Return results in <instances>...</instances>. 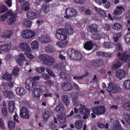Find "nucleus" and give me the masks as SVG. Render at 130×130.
Instances as JSON below:
<instances>
[{"mask_svg": "<svg viewBox=\"0 0 130 130\" xmlns=\"http://www.w3.org/2000/svg\"><path fill=\"white\" fill-rule=\"evenodd\" d=\"M40 79V77L36 76L33 78L30 77L28 78L26 80L25 85L26 88L29 90H31L35 87L37 84V80Z\"/></svg>", "mask_w": 130, "mask_h": 130, "instance_id": "nucleus-1", "label": "nucleus"}, {"mask_svg": "<svg viewBox=\"0 0 130 130\" xmlns=\"http://www.w3.org/2000/svg\"><path fill=\"white\" fill-rule=\"evenodd\" d=\"M74 110L75 113H79L81 114L84 115L83 118L84 119L87 118L90 114L89 110L85 105H81L78 109L75 107L74 108Z\"/></svg>", "mask_w": 130, "mask_h": 130, "instance_id": "nucleus-2", "label": "nucleus"}, {"mask_svg": "<svg viewBox=\"0 0 130 130\" xmlns=\"http://www.w3.org/2000/svg\"><path fill=\"white\" fill-rule=\"evenodd\" d=\"M35 32L30 29H26L22 31L21 34V37L23 39H28L35 37Z\"/></svg>", "mask_w": 130, "mask_h": 130, "instance_id": "nucleus-3", "label": "nucleus"}, {"mask_svg": "<svg viewBox=\"0 0 130 130\" xmlns=\"http://www.w3.org/2000/svg\"><path fill=\"white\" fill-rule=\"evenodd\" d=\"M68 53L70 57L76 60H80L83 58V56L81 53L79 52L74 50H69L68 51Z\"/></svg>", "mask_w": 130, "mask_h": 130, "instance_id": "nucleus-4", "label": "nucleus"}, {"mask_svg": "<svg viewBox=\"0 0 130 130\" xmlns=\"http://www.w3.org/2000/svg\"><path fill=\"white\" fill-rule=\"evenodd\" d=\"M67 33L66 30L62 29H59L56 31V37L60 40H64L67 38Z\"/></svg>", "mask_w": 130, "mask_h": 130, "instance_id": "nucleus-5", "label": "nucleus"}, {"mask_svg": "<svg viewBox=\"0 0 130 130\" xmlns=\"http://www.w3.org/2000/svg\"><path fill=\"white\" fill-rule=\"evenodd\" d=\"M118 56L120 60L124 61L125 62H128L129 60L128 58L130 57V48L127 50L124 53H119Z\"/></svg>", "mask_w": 130, "mask_h": 130, "instance_id": "nucleus-6", "label": "nucleus"}, {"mask_svg": "<svg viewBox=\"0 0 130 130\" xmlns=\"http://www.w3.org/2000/svg\"><path fill=\"white\" fill-rule=\"evenodd\" d=\"M120 89V88L118 86L115 85L111 83L108 85L107 90L109 93H116Z\"/></svg>", "mask_w": 130, "mask_h": 130, "instance_id": "nucleus-7", "label": "nucleus"}, {"mask_svg": "<svg viewBox=\"0 0 130 130\" xmlns=\"http://www.w3.org/2000/svg\"><path fill=\"white\" fill-rule=\"evenodd\" d=\"M92 111L96 114H103L105 112L106 108L104 106H101L93 107L92 109Z\"/></svg>", "mask_w": 130, "mask_h": 130, "instance_id": "nucleus-8", "label": "nucleus"}, {"mask_svg": "<svg viewBox=\"0 0 130 130\" xmlns=\"http://www.w3.org/2000/svg\"><path fill=\"white\" fill-rule=\"evenodd\" d=\"M65 13L66 15L64 16V17L67 18H69L70 17L74 16L77 14L75 10L70 8H69L66 10Z\"/></svg>", "mask_w": 130, "mask_h": 130, "instance_id": "nucleus-9", "label": "nucleus"}, {"mask_svg": "<svg viewBox=\"0 0 130 130\" xmlns=\"http://www.w3.org/2000/svg\"><path fill=\"white\" fill-rule=\"evenodd\" d=\"M20 116L22 118L28 119L29 114L27 109L25 107H23L21 109Z\"/></svg>", "mask_w": 130, "mask_h": 130, "instance_id": "nucleus-10", "label": "nucleus"}, {"mask_svg": "<svg viewBox=\"0 0 130 130\" xmlns=\"http://www.w3.org/2000/svg\"><path fill=\"white\" fill-rule=\"evenodd\" d=\"M19 47L20 50L25 52H29L31 51L29 46L26 43H20L19 45Z\"/></svg>", "mask_w": 130, "mask_h": 130, "instance_id": "nucleus-11", "label": "nucleus"}, {"mask_svg": "<svg viewBox=\"0 0 130 130\" xmlns=\"http://www.w3.org/2000/svg\"><path fill=\"white\" fill-rule=\"evenodd\" d=\"M44 92V90L40 88L35 89L32 92V95L34 97L38 98L41 96Z\"/></svg>", "mask_w": 130, "mask_h": 130, "instance_id": "nucleus-12", "label": "nucleus"}, {"mask_svg": "<svg viewBox=\"0 0 130 130\" xmlns=\"http://www.w3.org/2000/svg\"><path fill=\"white\" fill-rule=\"evenodd\" d=\"M38 39L42 43H47L51 41L50 37L47 35H41L38 37Z\"/></svg>", "mask_w": 130, "mask_h": 130, "instance_id": "nucleus-13", "label": "nucleus"}, {"mask_svg": "<svg viewBox=\"0 0 130 130\" xmlns=\"http://www.w3.org/2000/svg\"><path fill=\"white\" fill-rule=\"evenodd\" d=\"M52 114V111L50 109H46L43 112V115L44 121L45 122H46Z\"/></svg>", "mask_w": 130, "mask_h": 130, "instance_id": "nucleus-14", "label": "nucleus"}, {"mask_svg": "<svg viewBox=\"0 0 130 130\" xmlns=\"http://www.w3.org/2000/svg\"><path fill=\"white\" fill-rule=\"evenodd\" d=\"M50 10V8L49 5L46 4H45L41 6L40 11L41 14L43 15L47 13Z\"/></svg>", "mask_w": 130, "mask_h": 130, "instance_id": "nucleus-15", "label": "nucleus"}, {"mask_svg": "<svg viewBox=\"0 0 130 130\" xmlns=\"http://www.w3.org/2000/svg\"><path fill=\"white\" fill-rule=\"evenodd\" d=\"M126 75V73L125 71L121 69H119L116 72L115 77L120 79L124 77Z\"/></svg>", "mask_w": 130, "mask_h": 130, "instance_id": "nucleus-16", "label": "nucleus"}, {"mask_svg": "<svg viewBox=\"0 0 130 130\" xmlns=\"http://www.w3.org/2000/svg\"><path fill=\"white\" fill-rule=\"evenodd\" d=\"M12 14L10 16V17L7 21V23L10 25H13L16 21V15L12 11Z\"/></svg>", "mask_w": 130, "mask_h": 130, "instance_id": "nucleus-17", "label": "nucleus"}, {"mask_svg": "<svg viewBox=\"0 0 130 130\" xmlns=\"http://www.w3.org/2000/svg\"><path fill=\"white\" fill-rule=\"evenodd\" d=\"M13 33L11 30H6L1 35V37L4 39H9Z\"/></svg>", "mask_w": 130, "mask_h": 130, "instance_id": "nucleus-18", "label": "nucleus"}, {"mask_svg": "<svg viewBox=\"0 0 130 130\" xmlns=\"http://www.w3.org/2000/svg\"><path fill=\"white\" fill-rule=\"evenodd\" d=\"M117 9L114 10L113 14L115 15L121 14L122 12L124 10V7L122 6H118L117 7Z\"/></svg>", "mask_w": 130, "mask_h": 130, "instance_id": "nucleus-19", "label": "nucleus"}, {"mask_svg": "<svg viewBox=\"0 0 130 130\" xmlns=\"http://www.w3.org/2000/svg\"><path fill=\"white\" fill-rule=\"evenodd\" d=\"M12 14V11H8L6 13H4L0 17V21H5L9 16H10Z\"/></svg>", "mask_w": 130, "mask_h": 130, "instance_id": "nucleus-20", "label": "nucleus"}, {"mask_svg": "<svg viewBox=\"0 0 130 130\" xmlns=\"http://www.w3.org/2000/svg\"><path fill=\"white\" fill-rule=\"evenodd\" d=\"M98 25L95 24H93L88 26L87 30L88 32L92 33L97 31Z\"/></svg>", "mask_w": 130, "mask_h": 130, "instance_id": "nucleus-21", "label": "nucleus"}, {"mask_svg": "<svg viewBox=\"0 0 130 130\" xmlns=\"http://www.w3.org/2000/svg\"><path fill=\"white\" fill-rule=\"evenodd\" d=\"M3 93L5 96L8 98H11L14 97V94L12 91L5 90L3 91Z\"/></svg>", "mask_w": 130, "mask_h": 130, "instance_id": "nucleus-22", "label": "nucleus"}, {"mask_svg": "<svg viewBox=\"0 0 130 130\" xmlns=\"http://www.w3.org/2000/svg\"><path fill=\"white\" fill-rule=\"evenodd\" d=\"M26 60V59L22 54H20L17 60V62L19 65L21 66L22 65V63Z\"/></svg>", "mask_w": 130, "mask_h": 130, "instance_id": "nucleus-23", "label": "nucleus"}, {"mask_svg": "<svg viewBox=\"0 0 130 130\" xmlns=\"http://www.w3.org/2000/svg\"><path fill=\"white\" fill-rule=\"evenodd\" d=\"M45 63L48 66H50L53 64L55 62L54 59L52 56H48Z\"/></svg>", "mask_w": 130, "mask_h": 130, "instance_id": "nucleus-24", "label": "nucleus"}, {"mask_svg": "<svg viewBox=\"0 0 130 130\" xmlns=\"http://www.w3.org/2000/svg\"><path fill=\"white\" fill-rule=\"evenodd\" d=\"M62 89L65 91H68L71 90L73 88V86L69 83L63 84L62 85Z\"/></svg>", "mask_w": 130, "mask_h": 130, "instance_id": "nucleus-25", "label": "nucleus"}, {"mask_svg": "<svg viewBox=\"0 0 130 130\" xmlns=\"http://www.w3.org/2000/svg\"><path fill=\"white\" fill-rule=\"evenodd\" d=\"M11 48V46L7 44L0 45V50L2 51H9L10 50Z\"/></svg>", "mask_w": 130, "mask_h": 130, "instance_id": "nucleus-26", "label": "nucleus"}, {"mask_svg": "<svg viewBox=\"0 0 130 130\" xmlns=\"http://www.w3.org/2000/svg\"><path fill=\"white\" fill-rule=\"evenodd\" d=\"M27 17L31 19H34L36 18L37 16V14L36 13L32 11L28 12L27 14Z\"/></svg>", "mask_w": 130, "mask_h": 130, "instance_id": "nucleus-27", "label": "nucleus"}, {"mask_svg": "<svg viewBox=\"0 0 130 130\" xmlns=\"http://www.w3.org/2000/svg\"><path fill=\"white\" fill-rule=\"evenodd\" d=\"M31 48L32 50H37L39 48V43L37 41H33L31 43Z\"/></svg>", "mask_w": 130, "mask_h": 130, "instance_id": "nucleus-28", "label": "nucleus"}, {"mask_svg": "<svg viewBox=\"0 0 130 130\" xmlns=\"http://www.w3.org/2000/svg\"><path fill=\"white\" fill-rule=\"evenodd\" d=\"M93 43L90 41L87 42L84 45V48L88 50H90L92 49Z\"/></svg>", "mask_w": 130, "mask_h": 130, "instance_id": "nucleus-29", "label": "nucleus"}, {"mask_svg": "<svg viewBox=\"0 0 130 130\" xmlns=\"http://www.w3.org/2000/svg\"><path fill=\"white\" fill-rule=\"evenodd\" d=\"M57 118L58 120L61 123H64L66 121V116L65 115L61 114L59 115Z\"/></svg>", "mask_w": 130, "mask_h": 130, "instance_id": "nucleus-30", "label": "nucleus"}, {"mask_svg": "<svg viewBox=\"0 0 130 130\" xmlns=\"http://www.w3.org/2000/svg\"><path fill=\"white\" fill-rule=\"evenodd\" d=\"M112 28L116 30H120L122 29L123 26L120 23H115L112 26Z\"/></svg>", "mask_w": 130, "mask_h": 130, "instance_id": "nucleus-31", "label": "nucleus"}, {"mask_svg": "<svg viewBox=\"0 0 130 130\" xmlns=\"http://www.w3.org/2000/svg\"><path fill=\"white\" fill-rule=\"evenodd\" d=\"M16 93L20 96L24 95L26 93L24 89L22 88H18L16 90Z\"/></svg>", "mask_w": 130, "mask_h": 130, "instance_id": "nucleus-32", "label": "nucleus"}, {"mask_svg": "<svg viewBox=\"0 0 130 130\" xmlns=\"http://www.w3.org/2000/svg\"><path fill=\"white\" fill-rule=\"evenodd\" d=\"M94 8L96 9V11L103 17H105L106 16V13L104 10L101 8H98L96 7H95Z\"/></svg>", "mask_w": 130, "mask_h": 130, "instance_id": "nucleus-33", "label": "nucleus"}, {"mask_svg": "<svg viewBox=\"0 0 130 130\" xmlns=\"http://www.w3.org/2000/svg\"><path fill=\"white\" fill-rule=\"evenodd\" d=\"M83 121L82 120H78L76 121L75 124V126L77 129H81L83 125Z\"/></svg>", "mask_w": 130, "mask_h": 130, "instance_id": "nucleus-34", "label": "nucleus"}, {"mask_svg": "<svg viewBox=\"0 0 130 130\" xmlns=\"http://www.w3.org/2000/svg\"><path fill=\"white\" fill-rule=\"evenodd\" d=\"M8 125L10 130H21L20 129H17L16 130L14 128L15 123L14 122L12 121H10L8 122Z\"/></svg>", "mask_w": 130, "mask_h": 130, "instance_id": "nucleus-35", "label": "nucleus"}, {"mask_svg": "<svg viewBox=\"0 0 130 130\" xmlns=\"http://www.w3.org/2000/svg\"><path fill=\"white\" fill-rule=\"evenodd\" d=\"M63 103L67 106H68L69 104V101L68 98L66 95H63L62 97Z\"/></svg>", "mask_w": 130, "mask_h": 130, "instance_id": "nucleus-36", "label": "nucleus"}, {"mask_svg": "<svg viewBox=\"0 0 130 130\" xmlns=\"http://www.w3.org/2000/svg\"><path fill=\"white\" fill-rule=\"evenodd\" d=\"M123 87L126 90H130V80H126L124 82Z\"/></svg>", "mask_w": 130, "mask_h": 130, "instance_id": "nucleus-37", "label": "nucleus"}, {"mask_svg": "<svg viewBox=\"0 0 130 130\" xmlns=\"http://www.w3.org/2000/svg\"><path fill=\"white\" fill-rule=\"evenodd\" d=\"M9 110L10 113H13L14 110V105L13 102L10 101L9 104Z\"/></svg>", "mask_w": 130, "mask_h": 130, "instance_id": "nucleus-38", "label": "nucleus"}, {"mask_svg": "<svg viewBox=\"0 0 130 130\" xmlns=\"http://www.w3.org/2000/svg\"><path fill=\"white\" fill-rule=\"evenodd\" d=\"M123 117L130 125V113L126 112L124 113L123 115Z\"/></svg>", "mask_w": 130, "mask_h": 130, "instance_id": "nucleus-39", "label": "nucleus"}, {"mask_svg": "<svg viewBox=\"0 0 130 130\" xmlns=\"http://www.w3.org/2000/svg\"><path fill=\"white\" fill-rule=\"evenodd\" d=\"M68 42L67 41L62 42L60 41L56 43V45L58 46L60 48H63L65 47L68 43Z\"/></svg>", "mask_w": 130, "mask_h": 130, "instance_id": "nucleus-40", "label": "nucleus"}, {"mask_svg": "<svg viewBox=\"0 0 130 130\" xmlns=\"http://www.w3.org/2000/svg\"><path fill=\"white\" fill-rule=\"evenodd\" d=\"M48 56L46 54L40 55L39 56L38 60V61H43L45 62Z\"/></svg>", "mask_w": 130, "mask_h": 130, "instance_id": "nucleus-41", "label": "nucleus"}, {"mask_svg": "<svg viewBox=\"0 0 130 130\" xmlns=\"http://www.w3.org/2000/svg\"><path fill=\"white\" fill-rule=\"evenodd\" d=\"M76 94H73L72 96L73 99V102L74 105L76 106H77L79 104V102L77 100V97L74 96L76 95Z\"/></svg>", "mask_w": 130, "mask_h": 130, "instance_id": "nucleus-42", "label": "nucleus"}, {"mask_svg": "<svg viewBox=\"0 0 130 130\" xmlns=\"http://www.w3.org/2000/svg\"><path fill=\"white\" fill-rule=\"evenodd\" d=\"M122 36V34L121 32H119L118 33H114L113 39L114 40V41L115 42H117L118 39L121 37Z\"/></svg>", "mask_w": 130, "mask_h": 130, "instance_id": "nucleus-43", "label": "nucleus"}, {"mask_svg": "<svg viewBox=\"0 0 130 130\" xmlns=\"http://www.w3.org/2000/svg\"><path fill=\"white\" fill-rule=\"evenodd\" d=\"M63 109V106L61 103L59 104L55 108L56 111L58 112H60L62 111Z\"/></svg>", "mask_w": 130, "mask_h": 130, "instance_id": "nucleus-44", "label": "nucleus"}, {"mask_svg": "<svg viewBox=\"0 0 130 130\" xmlns=\"http://www.w3.org/2000/svg\"><path fill=\"white\" fill-rule=\"evenodd\" d=\"M102 1L103 4H105L104 7L106 9L109 8L110 7L111 3L109 1L107 0H102Z\"/></svg>", "mask_w": 130, "mask_h": 130, "instance_id": "nucleus-45", "label": "nucleus"}, {"mask_svg": "<svg viewBox=\"0 0 130 130\" xmlns=\"http://www.w3.org/2000/svg\"><path fill=\"white\" fill-rule=\"evenodd\" d=\"M124 38L126 43L128 44H130V33H128L126 34Z\"/></svg>", "mask_w": 130, "mask_h": 130, "instance_id": "nucleus-46", "label": "nucleus"}, {"mask_svg": "<svg viewBox=\"0 0 130 130\" xmlns=\"http://www.w3.org/2000/svg\"><path fill=\"white\" fill-rule=\"evenodd\" d=\"M3 79L6 80H10L11 79V76L10 74L6 73L2 76Z\"/></svg>", "mask_w": 130, "mask_h": 130, "instance_id": "nucleus-47", "label": "nucleus"}, {"mask_svg": "<svg viewBox=\"0 0 130 130\" xmlns=\"http://www.w3.org/2000/svg\"><path fill=\"white\" fill-rule=\"evenodd\" d=\"M121 63L120 62L118 61L112 65L111 68L113 70H115L120 67L121 66Z\"/></svg>", "mask_w": 130, "mask_h": 130, "instance_id": "nucleus-48", "label": "nucleus"}, {"mask_svg": "<svg viewBox=\"0 0 130 130\" xmlns=\"http://www.w3.org/2000/svg\"><path fill=\"white\" fill-rule=\"evenodd\" d=\"M122 130V127L118 122L116 123H114L113 127V130Z\"/></svg>", "mask_w": 130, "mask_h": 130, "instance_id": "nucleus-49", "label": "nucleus"}, {"mask_svg": "<svg viewBox=\"0 0 130 130\" xmlns=\"http://www.w3.org/2000/svg\"><path fill=\"white\" fill-rule=\"evenodd\" d=\"M103 46L106 48H111L113 46L114 44L111 42H105L104 43Z\"/></svg>", "mask_w": 130, "mask_h": 130, "instance_id": "nucleus-50", "label": "nucleus"}, {"mask_svg": "<svg viewBox=\"0 0 130 130\" xmlns=\"http://www.w3.org/2000/svg\"><path fill=\"white\" fill-rule=\"evenodd\" d=\"M89 74L88 73H86L83 76H75L73 77V79L75 80H80L82 79L83 77L87 76Z\"/></svg>", "mask_w": 130, "mask_h": 130, "instance_id": "nucleus-51", "label": "nucleus"}, {"mask_svg": "<svg viewBox=\"0 0 130 130\" xmlns=\"http://www.w3.org/2000/svg\"><path fill=\"white\" fill-rule=\"evenodd\" d=\"M45 49L46 51L49 52H54L55 51V49L52 46L48 45L46 47Z\"/></svg>", "mask_w": 130, "mask_h": 130, "instance_id": "nucleus-52", "label": "nucleus"}, {"mask_svg": "<svg viewBox=\"0 0 130 130\" xmlns=\"http://www.w3.org/2000/svg\"><path fill=\"white\" fill-rule=\"evenodd\" d=\"M19 68L17 67H15L13 70L12 74L16 76L19 74Z\"/></svg>", "mask_w": 130, "mask_h": 130, "instance_id": "nucleus-53", "label": "nucleus"}, {"mask_svg": "<svg viewBox=\"0 0 130 130\" xmlns=\"http://www.w3.org/2000/svg\"><path fill=\"white\" fill-rule=\"evenodd\" d=\"M23 24L26 27H29L31 24V22L29 20H25L23 23Z\"/></svg>", "mask_w": 130, "mask_h": 130, "instance_id": "nucleus-54", "label": "nucleus"}, {"mask_svg": "<svg viewBox=\"0 0 130 130\" xmlns=\"http://www.w3.org/2000/svg\"><path fill=\"white\" fill-rule=\"evenodd\" d=\"M66 28L69 34L72 35L74 33V31L71 26H66Z\"/></svg>", "mask_w": 130, "mask_h": 130, "instance_id": "nucleus-55", "label": "nucleus"}, {"mask_svg": "<svg viewBox=\"0 0 130 130\" xmlns=\"http://www.w3.org/2000/svg\"><path fill=\"white\" fill-rule=\"evenodd\" d=\"M46 86L45 88L47 86L48 87H51L53 84V82L50 80H47L45 83Z\"/></svg>", "mask_w": 130, "mask_h": 130, "instance_id": "nucleus-56", "label": "nucleus"}, {"mask_svg": "<svg viewBox=\"0 0 130 130\" xmlns=\"http://www.w3.org/2000/svg\"><path fill=\"white\" fill-rule=\"evenodd\" d=\"M2 115L5 116H8V113L7 109L3 107L2 108Z\"/></svg>", "mask_w": 130, "mask_h": 130, "instance_id": "nucleus-57", "label": "nucleus"}, {"mask_svg": "<svg viewBox=\"0 0 130 130\" xmlns=\"http://www.w3.org/2000/svg\"><path fill=\"white\" fill-rule=\"evenodd\" d=\"M46 71L50 76L53 77H55L54 74L50 69L48 68H46Z\"/></svg>", "mask_w": 130, "mask_h": 130, "instance_id": "nucleus-58", "label": "nucleus"}, {"mask_svg": "<svg viewBox=\"0 0 130 130\" xmlns=\"http://www.w3.org/2000/svg\"><path fill=\"white\" fill-rule=\"evenodd\" d=\"M92 38L93 39L97 40L100 39V36L97 34H93L92 36Z\"/></svg>", "mask_w": 130, "mask_h": 130, "instance_id": "nucleus-59", "label": "nucleus"}, {"mask_svg": "<svg viewBox=\"0 0 130 130\" xmlns=\"http://www.w3.org/2000/svg\"><path fill=\"white\" fill-rule=\"evenodd\" d=\"M45 70V68L43 67H42L37 68L36 69V71L38 72L41 73L42 72H44Z\"/></svg>", "mask_w": 130, "mask_h": 130, "instance_id": "nucleus-60", "label": "nucleus"}, {"mask_svg": "<svg viewBox=\"0 0 130 130\" xmlns=\"http://www.w3.org/2000/svg\"><path fill=\"white\" fill-rule=\"evenodd\" d=\"M125 108L127 109L130 110V102H127L124 104Z\"/></svg>", "mask_w": 130, "mask_h": 130, "instance_id": "nucleus-61", "label": "nucleus"}, {"mask_svg": "<svg viewBox=\"0 0 130 130\" xmlns=\"http://www.w3.org/2000/svg\"><path fill=\"white\" fill-rule=\"evenodd\" d=\"M96 64L98 66H100L103 63V61L101 59H98L95 61Z\"/></svg>", "mask_w": 130, "mask_h": 130, "instance_id": "nucleus-62", "label": "nucleus"}, {"mask_svg": "<svg viewBox=\"0 0 130 130\" xmlns=\"http://www.w3.org/2000/svg\"><path fill=\"white\" fill-rule=\"evenodd\" d=\"M49 126L50 129H54L56 128V125L53 122H51L49 124Z\"/></svg>", "mask_w": 130, "mask_h": 130, "instance_id": "nucleus-63", "label": "nucleus"}, {"mask_svg": "<svg viewBox=\"0 0 130 130\" xmlns=\"http://www.w3.org/2000/svg\"><path fill=\"white\" fill-rule=\"evenodd\" d=\"M18 116L17 113L15 112V115H13V120L16 122L19 123V121L18 119Z\"/></svg>", "mask_w": 130, "mask_h": 130, "instance_id": "nucleus-64", "label": "nucleus"}]
</instances>
